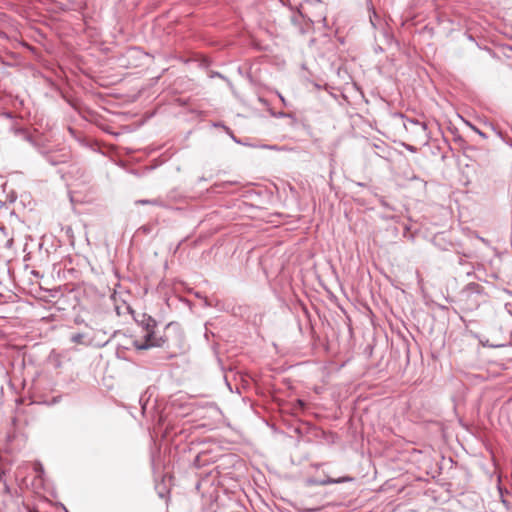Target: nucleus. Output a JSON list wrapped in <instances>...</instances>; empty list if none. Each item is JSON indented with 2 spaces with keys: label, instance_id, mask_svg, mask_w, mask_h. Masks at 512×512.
I'll list each match as a JSON object with an SVG mask.
<instances>
[{
  "label": "nucleus",
  "instance_id": "f257e3e1",
  "mask_svg": "<svg viewBox=\"0 0 512 512\" xmlns=\"http://www.w3.org/2000/svg\"><path fill=\"white\" fill-rule=\"evenodd\" d=\"M154 326H155L154 323L152 325H150L148 323L146 325V334L144 336L145 340L144 341H140V340L134 341V346L137 349L142 350V349H148L150 347H159V346L163 345L164 341L162 339L156 338L154 335V332H153Z\"/></svg>",
  "mask_w": 512,
  "mask_h": 512
},
{
  "label": "nucleus",
  "instance_id": "f03ea898",
  "mask_svg": "<svg viewBox=\"0 0 512 512\" xmlns=\"http://www.w3.org/2000/svg\"><path fill=\"white\" fill-rule=\"evenodd\" d=\"M84 336L82 334H74L71 338V340L74 343L81 344L83 342Z\"/></svg>",
  "mask_w": 512,
  "mask_h": 512
}]
</instances>
